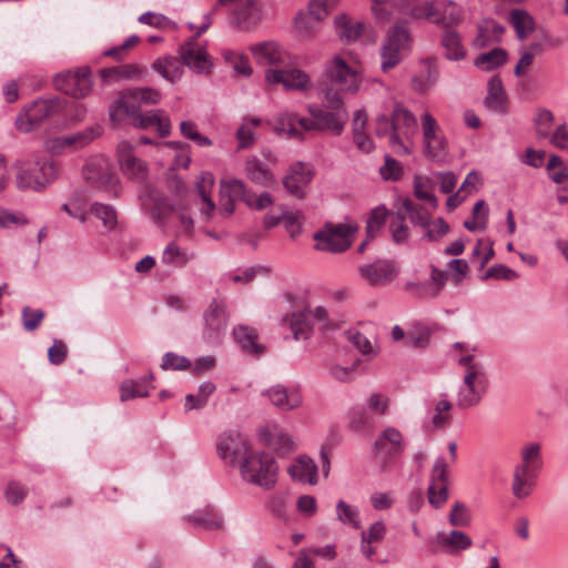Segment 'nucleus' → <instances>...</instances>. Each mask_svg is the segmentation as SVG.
<instances>
[{
  "label": "nucleus",
  "mask_w": 568,
  "mask_h": 568,
  "mask_svg": "<svg viewBox=\"0 0 568 568\" xmlns=\"http://www.w3.org/2000/svg\"><path fill=\"white\" fill-rule=\"evenodd\" d=\"M416 132V116L400 103L394 105L389 118L383 114L375 120V134L388 136L389 146L397 155L412 153Z\"/></svg>",
  "instance_id": "obj_1"
},
{
  "label": "nucleus",
  "mask_w": 568,
  "mask_h": 568,
  "mask_svg": "<svg viewBox=\"0 0 568 568\" xmlns=\"http://www.w3.org/2000/svg\"><path fill=\"white\" fill-rule=\"evenodd\" d=\"M16 184L21 191H43L57 178V169L52 161L40 153H31L18 159L14 164Z\"/></svg>",
  "instance_id": "obj_2"
},
{
  "label": "nucleus",
  "mask_w": 568,
  "mask_h": 568,
  "mask_svg": "<svg viewBox=\"0 0 568 568\" xmlns=\"http://www.w3.org/2000/svg\"><path fill=\"white\" fill-rule=\"evenodd\" d=\"M458 365L464 367V375L457 392L456 406L468 409L483 399L488 387V377L484 365L470 354L462 356Z\"/></svg>",
  "instance_id": "obj_3"
},
{
  "label": "nucleus",
  "mask_w": 568,
  "mask_h": 568,
  "mask_svg": "<svg viewBox=\"0 0 568 568\" xmlns=\"http://www.w3.org/2000/svg\"><path fill=\"white\" fill-rule=\"evenodd\" d=\"M520 460L514 468L511 491L518 499L527 498L542 467L541 445L537 442L525 444L519 452Z\"/></svg>",
  "instance_id": "obj_4"
},
{
  "label": "nucleus",
  "mask_w": 568,
  "mask_h": 568,
  "mask_svg": "<svg viewBox=\"0 0 568 568\" xmlns=\"http://www.w3.org/2000/svg\"><path fill=\"white\" fill-rule=\"evenodd\" d=\"M325 103L320 106L312 104L308 106L310 114L317 120L318 131L328 132L338 136L344 131L348 120V112L337 91L331 89L324 90Z\"/></svg>",
  "instance_id": "obj_5"
},
{
  "label": "nucleus",
  "mask_w": 568,
  "mask_h": 568,
  "mask_svg": "<svg viewBox=\"0 0 568 568\" xmlns=\"http://www.w3.org/2000/svg\"><path fill=\"white\" fill-rule=\"evenodd\" d=\"M242 478L264 489H272L277 480L278 467L274 458L263 452H251L240 464Z\"/></svg>",
  "instance_id": "obj_6"
},
{
  "label": "nucleus",
  "mask_w": 568,
  "mask_h": 568,
  "mask_svg": "<svg viewBox=\"0 0 568 568\" xmlns=\"http://www.w3.org/2000/svg\"><path fill=\"white\" fill-rule=\"evenodd\" d=\"M357 227L348 223L326 224L314 233L315 250L342 253L351 247Z\"/></svg>",
  "instance_id": "obj_7"
},
{
  "label": "nucleus",
  "mask_w": 568,
  "mask_h": 568,
  "mask_svg": "<svg viewBox=\"0 0 568 568\" xmlns=\"http://www.w3.org/2000/svg\"><path fill=\"white\" fill-rule=\"evenodd\" d=\"M324 74L331 84V90L336 89L341 92L355 93L358 91L362 75L356 67H352L339 57L335 55L326 63Z\"/></svg>",
  "instance_id": "obj_8"
},
{
  "label": "nucleus",
  "mask_w": 568,
  "mask_h": 568,
  "mask_svg": "<svg viewBox=\"0 0 568 568\" xmlns=\"http://www.w3.org/2000/svg\"><path fill=\"white\" fill-rule=\"evenodd\" d=\"M62 109L60 99H39L26 106L16 119L18 131L29 133Z\"/></svg>",
  "instance_id": "obj_9"
},
{
  "label": "nucleus",
  "mask_w": 568,
  "mask_h": 568,
  "mask_svg": "<svg viewBox=\"0 0 568 568\" xmlns=\"http://www.w3.org/2000/svg\"><path fill=\"white\" fill-rule=\"evenodd\" d=\"M410 49V37L406 29L400 26L392 28L381 49L382 70L387 72L396 67L404 54Z\"/></svg>",
  "instance_id": "obj_10"
},
{
  "label": "nucleus",
  "mask_w": 568,
  "mask_h": 568,
  "mask_svg": "<svg viewBox=\"0 0 568 568\" xmlns=\"http://www.w3.org/2000/svg\"><path fill=\"white\" fill-rule=\"evenodd\" d=\"M398 274V264L389 258H379L358 267L361 280L372 287L387 286L397 278Z\"/></svg>",
  "instance_id": "obj_11"
},
{
  "label": "nucleus",
  "mask_w": 568,
  "mask_h": 568,
  "mask_svg": "<svg viewBox=\"0 0 568 568\" xmlns=\"http://www.w3.org/2000/svg\"><path fill=\"white\" fill-rule=\"evenodd\" d=\"M90 74L91 71L89 67L80 68L77 71L61 72L53 78V84L57 90L75 99H82L87 97L92 89Z\"/></svg>",
  "instance_id": "obj_12"
},
{
  "label": "nucleus",
  "mask_w": 568,
  "mask_h": 568,
  "mask_svg": "<svg viewBox=\"0 0 568 568\" xmlns=\"http://www.w3.org/2000/svg\"><path fill=\"white\" fill-rule=\"evenodd\" d=\"M265 80L268 84H281L285 90L305 92L312 88L310 75L297 68L282 67L268 68L265 71Z\"/></svg>",
  "instance_id": "obj_13"
},
{
  "label": "nucleus",
  "mask_w": 568,
  "mask_h": 568,
  "mask_svg": "<svg viewBox=\"0 0 568 568\" xmlns=\"http://www.w3.org/2000/svg\"><path fill=\"white\" fill-rule=\"evenodd\" d=\"M424 154L426 158L442 160L447 153V142L436 119L428 112L422 116Z\"/></svg>",
  "instance_id": "obj_14"
},
{
  "label": "nucleus",
  "mask_w": 568,
  "mask_h": 568,
  "mask_svg": "<svg viewBox=\"0 0 568 568\" xmlns=\"http://www.w3.org/2000/svg\"><path fill=\"white\" fill-rule=\"evenodd\" d=\"M219 457L229 465H235L244 460L250 450L248 443L239 432H223L216 440Z\"/></svg>",
  "instance_id": "obj_15"
},
{
  "label": "nucleus",
  "mask_w": 568,
  "mask_h": 568,
  "mask_svg": "<svg viewBox=\"0 0 568 568\" xmlns=\"http://www.w3.org/2000/svg\"><path fill=\"white\" fill-rule=\"evenodd\" d=\"M203 338L212 344H217L227 326L226 305L221 300H213L203 314Z\"/></svg>",
  "instance_id": "obj_16"
},
{
  "label": "nucleus",
  "mask_w": 568,
  "mask_h": 568,
  "mask_svg": "<svg viewBox=\"0 0 568 568\" xmlns=\"http://www.w3.org/2000/svg\"><path fill=\"white\" fill-rule=\"evenodd\" d=\"M102 133V128L98 124L88 126L81 131L57 136L47 143V148L53 153H62L65 150H80L89 145L92 141L99 138Z\"/></svg>",
  "instance_id": "obj_17"
},
{
  "label": "nucleus",
  "mask_w": 568,
  "mask_h": 568,
  "mask_svg": "<svg viewBox=\"0 0 568 568\" xmlns=\"http://www.w3.org/2000/svg\"><path fill=\"white\" fill-rule=\"evenodd\" d=\"M406 214H408L409 220L413 224L420 226L425 232V237L429 241H438L444 235H446L449 231L448 223L442 219H436V224L438 225L437 231H430L429 229V220L430 213L419 204H416L410 199H405L402 204Z\"/></svg>",
  "instance_id": "obj_18"
},
{
  "label": "nucleus",
  "mask_w": 568,
  "mask_h": 568,
  "mask_svg": "<svg viewBox=\"0 0 568 568\" xmlns=\"http://www.w3.org/2000/svg\"><path fill=\"white\" fill-rule=\"evenodd\" d=\"M428 501L435 508H440L448 498V463L438 457L430 471V484L427 489Z\"/></svg>",
  "instance_id": "obj_19"
},
{
  "label": "nucleus",
  "mask_w": 568,
  "mask_h": 568,
  "mask_svg": "<svg viewBox=\"0 0 568 568\" xmlns=\"http://www.w3.org/2000/svg\"><path fill=\"white\" fill-rule=\"evenodd\" d=\"M118 161L122 173L130 180L143 182L148 178V165L135 156L134 146L129 141H121L116 148Z\"/></svg>",
  "instance_id": "obj_20"
},
{
  "label": "nucleus",
  "mask_w": 568,
  "mask_h": 568,
  "mask_svg": "<svg viewBox=\"0 0 568 568\" xmlns=\"http://www.w3.org/2000/svg\"><path fill=\"white\" fill-rule=\"evenodd\" d=\"M230 16V23L241 31L255 28L262 20V4L258 0H237Z\"/></svg>",
  "instance_id": "obj_21"
},
{
  "label": "nucleus",
  "mask_w": 568,
  "mask_h": 568,
  "mask_svg": "<svg viewBox=\"0 0 568 568\" xmlns=\"http://www.w3.org/2000/svg\"><path fill=\"white\" fill-rule=\"evenodd\" d=\"M182 65H186L196 73H209L212 62L204 47L195 38H190L180 47Z\"/></svg>",
  "instance_id": "obj_22"
},
{
  "label": "nucleus",
  "mask_w": 568,
  "mask_h": 568,
  "mask_svg": "<svg viewBox=\"0 0 568 568\" xmlns=\"http://www.w3.org/2000/svg\"><path fill=\"white\" fill-rule=\"evenodd\" d=\"M252 52L260 64L270 68L292 65L290 54L275 42H264L252 47Z\"/></svg>",
  "instance_id": "obj_23"
},
{
  "label": "nucleus",
  "mask_w": 568,
  "mask_h": 568,
  "mask_svg": "<svg viewBox=\"0 0 568 568\" xmlns=\"http://www.w3.org/2000/svg\"><path fill=\"white\" fill-rule=\"evenodd\" d=\"M448 275L447 272L439 270L438 267L430 266V276L427 282L424 283H407L406 290L414 293L417 297L428 300L435 298L439 295L444 286L446 285Z\"/></svg>",
  "instance_id": "obj_24"
},
{
  "label": "nucleus",
  "mask_w": 568,
  "mask_h": 568,
  "mask_svg": "<svg viewBox=\"0 0 568 568\" xmlns=\"http://www.w3.org/2000/svg\"><path fill=\"white\" fill-rule=\"evenodd\" d=\"M405 447L403 434L393 426L386 427L374 442V449L386 457L400 455Z\"/></svg>",
  "instance_id": "obj_25"
},
{
  "label": "nucleus",
  "mask_w": 568,
  "mask_h": 568,
  "mask_svg": "<svg viewBox=\"0 0 568 568\" xmlns=\"http://www.w3.org/2000/svg\"><path fill=\"white\" fill-rule=\"evenodd\" d=\"M278 409L287 412L302 405V395L296 388H286L281 385L271 387L263 393Z\"/></svg>",
  "instance_id": "obj_26"
},
{
  "label": "nucleus",
  "mask_w": 568,
  "mask_h": 568,
  "mask_svg": "<svg viewBox=\"0 0 568 568\" xmlns=\"http://www.w3.org/2000/svg\"><path fill=\"white\" fill-rule=\"evenodd\" d=\"M312 180V171L304 163H296L290 168L288 173L283 178L284 187L293 195L304 196V190Z\"/></svg>",
  "instance_id": "obj_27"
},
{
  "label": "nucleus",
  "mask_w": 568,
  "mask_h": 568,
  "mask_svg": "<svg viewBox=\"0 0 568 568\" xmlns=\"http://www.w3.org/2000/svg\"><path fill=\"white\" fill-rule=\"evenodd\" d=\"M347 428L355 434L365 435L374 430L375 416L362 405L351 407L346 415Z\"/></svg>",
  "instance_id": "obj_28"
},
{
  "label": "nucleus",
  "mask_w": 568,
  "mask_h": 568,
  "mask_svg": "<svg viewBox=\"0 0 568 568\" xmlns=\"http://www.w3.org/2000/svg\"><path fill=\"white\" fill-rule=\"evenodd\" d=\"M133 125L143 130L155 128L161 136H168L171 133L170 119L162 110H150L134 115Z\"/></svg>",
  "instance_id": "obj_29"
},
{
  "label": "nucleus",
  "mask_w": 568,
  "mask_h": 568,
  "mask_svg": "<svg viewBox=\"0 0 568 568\" xmlns=\"http://www.w3.org/2000/svg\"><path fill=\"white\" fill-rule=\"evenodd\" d=\"M312 310L304 307L301 311L293 312L290 316L283 318L292 331L294 339H308L313 333V321H311Z\"/></svg>",
  "instance_id": "obj_30"
},
{
  "label": "nucleus",
  "mask_w": 568,
  "mask_h": 568,
  "mask_svg": "<svg viewBox=\"0 0 568 568\" xmlns=\"http://www.w3.org/2000/svg\"><path fill=\"white\" fill-rule=\"evenodd\" d=\"M436 544L443 551L455 554L468 549L473 541L465 532L452 530L449 532H438L436 535Z\"/></svg>",
  "instance_id": "obj_31"
},
{
  "label": "nucleus",
  "mask_w": 568,
  "mask_h": 568,
  "mask_svg": "<svg viewBox=\"0 0 568 568\" xmlns=\"http://www.w3.org/2000/svg\"><path fill=\"white\" fill-rule=\"evenodd\" d=\"M233 337L241 349L250 355L260 356L264 353V346L257 343V333L246 325L233 328Z\"/></svg>",
  "instance_id": "obj_32"
},
{
  "label": "nucleus",
  "mask_w": 568,
  "mask_h": 568,
  "mask_svg": "<svg viewBox=\"0 0 568 568\" xmlns=\"http://www.w3.org/2000/svg\"><path fill=\"white\" fill-rule=\"evenodd\" d=\"M291 477L301 483L315 485L317 483V466L307 456L297 458L288 468Z\"/></svg>",
  "instance_id": "obj_33"
},
{
  "label": "nucleus",
  "mask_w": 568,
  "mask_h": 568,
  "mask_svg": "<svg viewBox=\"0 0 568 568\" xmlns=\"http://www.w3.org/2000/svg\"><path fill=\"white\" fill-rule=\"evenodd\" d=\"M298 115L293 112L278 113L274 119L273 130L288 139L303 141L302 131L297 128Z\"/></svg>",
  "instance_id": "obj_34"
},
{
  "label": "nucleus",
  "mask_w": 568,
  "mask_h": 568,
  "mask_svg": "<svg viewBox=\"0 0 568 568\" xmlns=\"http://www.w3.org/2000/svg\"><path fill=\"white\" fill-rule=\"evenodd\" d=\"M440 44L445 49V58L450 61H460L466 57V49L462 43L460 34L454 29H446L440 37Z\"/></svg>",
  "instance_id": "obj_35"
},
{
  "label": "nucleus",
  "mask_w": 568,
  "mask_h": 568,
  "mask_svg": "<svg viewBox=\"0 0 568 568\" xmlns=\"http://www.w3.org/2000/svg\"><path fill=\"white\" fill-rule=\"evenodd\" d=\"M245 173L251 182L261 186H270L274 182V175L271 170L257 158H248L246 160Z\"/></svg>",
  "instance_id": "obj_36"
},
{
  "label": "nucleus",
  "mask_w": 568,
  "mask_h": 568,
  "mask_svg": "<svg viewBox=\"0 0 568 568\" xmlns=\"http://www.w3.org/2000/svg\"><path fill=\"white\" fill-rule=\"evenodd\" d=\"M485 105L487 109L495 112H506V95L503 89L501 80L497 75L493 77L488 81Z\"/></svg>",
  "instance_id": "obj_37"
},
{
  "label": "nucleus",
  "mask_w": 568,
  "mask_h": 568,
  "mask_svg": "<svg viewBox=\"0 0 568 568\" xmlns=\"http://www.w3.org/2000/svg\"><path fill=\"white\" fill-rule=\"evenodd\" d=\"M152 68L170 82L179 80L183 73L182 62L178 58L164 57L156 59Z\"/></svg>",
  "instance_id": "obj_38"
},
{
  "label": "nucleus",
  "mask_w": 568,
  "mask_h": 568,
  "mask_svg": "<svg viewBox=\"0 0 568 568\" xmlns=\"http://www.w3.org/2000/svg\"><path fill=\"white\" fill-rule=\"evenodd\" d=\"M154 377L152 374L145 376L141 381H125L120 386V400L125 402L138 397H146L149 395L148 382Z\"/></svg>",
  "instance_id": "obj_39"
},
{
  "label": "nucleus",
  "mask_w": 568,
  "mask_h": 568,
  "mask_svg": "<svg viewBox=\"0 0 568 568\" xmlns=\"http://www.w3.org/2000/svg\"><path fill=\"white\" fill-rule=\"evenodd\" d=\"M443 0L436 2H423L416 6L412 14L417 19H425L428 22L443 26Z\"/></svg>",
  "instance_id": "obj_40"
},
{
  "label": "nucleus",
  "mask_w": 568,
  "mask_h": 568,
  "mask_svg": "<svg viewBox=\"0 0 568 568\" xmlns=\"http://www.w3.org/2000/svg\"><path fill=\"white\" fill-rule=\"evenodd\" d=\"M138 111L126 91H124L119 100L110 106V118L114 123L123 121L129 115H134Z\"/></svg>",
  "instance_id": "obj_41"
},
{
  "label": "nucleus",
  "mask_w": 568,
  "mask_h": 568,
  "mask_svg": "<svg viewBox=\"0 0 568 568\" xmlns=\"http://www.w3.org/2000/svg\"><path fill=\"white\" fill-rule=\"evenodd\" d=\"M507 61V52L504 49L497 48L489 52L479 54L474 64L485 71L494 70L503 65Z\"/></svg>",
  "instance_id": "obj_42"
},
{
  "label": "nucleus",
  "mask_w": 568,
  "mask_h": 568,
  "mask_svg": "<svg viewBox=\"0 0 568 568\" xmlns=\"http://www.w3.org/2000/svg\"><path fill=\"white\" fill-rule=\"evenodd\" d=\"M266 436L267 445L280 455H287L295 449V443L292 437L280 429L270 430Z\"/></svg>",
  "instance_id": "obj_43"
},
{
  "label": "nucleus",
  "mask_w": 568,
  "mask_h": 568,
  "mask_svg": "<svg viewBox=\"0 0 568 568\" xmlns=\"http://www.w3.org/2000/svg\"><path fill=\"white\" fill-rule=\"evenodd\" d=\"M260 118H250L241 124L236 132L239 149L251 148L255 142V129L261 125Z\"/></svg>",
  "instance_id": "obj_44"
},
{
  "label": "nucleus",
  "mask_w": 568,
  "mask_h": 568,
  "mask_svg": "<svg viewBox=\"0 0 568 568\" xmlns=\"http://www.w3.org/2000/svg\"><path fill=\"white\" fill-rule=\"evenodd\" d=\"M510 22L516 30L517 37L524 40L534 29L532 18L524 10L514 9L509 14Z\"/></svg>",
  "instance_id": "obj_45"
},
{
  "label": "nucleus",
  "mask_w": 568,
  "mask_h": 568,
  "mask_svg": "<svg viewBox=\"0 0 568 568\" xmlns=\"http://www.w3.org/2000/svg\"><path fill=\"white\" fill-rule=\"evenodd\" d=\"M214 390L215 385L212 382L201 384L196 395H186L184 405L185 410L189 412L192 409L203 408L207 403L209 396L212 395Z\"/></svg>",
  "instance_id": "obj_46"
},
{
  "label": "nucleus",
  "mask_w": 568,
  "mask_h": 568,
  "mask_svg": "<svg viewBox=\"0 0 568 568\" xmlns=\"http://www.w3.org/2000/svg\"><path fill=\"white\" fill-rule=\"evenodd\" d=\"M453 404L445 397L435 403L434 413L432 416V424L434 428L442 429L448 426L452 422Z\"/></svg>",
  "instance_id": "obj_47"
},
{
  "label": "nucleus",
  "mask_w": 568,
  "mask_h": 568,
  "mask_svg": "<svg viewBox=\"0 0 568 568\" xmlns=\"http://www.w3.org/2000/svg\"><path fill=\"white\" fill-rule=\"evenodd\" d=\"M189 521L206 529H219L222 527V518L212 508L195 511L189 516Z\"/></svg>",
  "instance_id": "obj_48"
},
{
  "label": "nucleus",
  "mask_w": 568,
  "mask_h": 568,
  "mask_svg": "<svg viewBox=\"0 0 568 568\" xmlns=\"http://www.w3.org/2000/svg\"><path fill=\"white\" fill-rule=\"evenodd\" d=\"M250 190H247L246 184L239 179H230L227 181H222L221 183V196L223 199L231 197L233 200H242L245 203L246 195L250 194Z\"/></svg>",
  "instance_id": "obj_49"
},
{
  "label": "nucleus",
  "mask_w": 568,
  "mask_h": 568,
  "mask_svg": "<svg viewBox=\"0 0 568 568\" xmlns=\"http://www.w3.org/2000/svg\"><path fill=\"white\" fill-rule=\"evenodd\" d=\"M337 519L344 525H348L354 529L361 528L359 511L356 507L338 500L336 504Z\"/></svg>",
  "instance_id": "obj_50"
},
{
  "label": "nucleus",
  "mask_w": 568,
  "mask_h": 568,
  "mask_svg": "<svg viewBox=\"0 0 568 568\" xmlns=\"http://www.w3.org/2000/svg\"><path fill=\"white\" fill-rule=\"evenodd\" d=\"M392 239L396 244H403L409 239L406 214L398 211L389 222Z\"/></svg>",
  "instance_id": "obj_51"
},
{
  "label": "nucleus",
  "mask_w": 568,
  "mask_h": 568,
  "mask_svg": "<svg viewBox=\"0 0 568 568\" xmlns=\"http://www.w3.org/2000/svg\"><path fill=\"white\" fill-rule=\"evenodd\" d=\"M549 178L562 190H568V171L562 168V160L558 155H551L547 164Z\"/></svg>",
  "instance_id": "obj_52"
},
{
  "label": "nucleus",
  "mask_w": 568,
  "mask_h": 568,
  "mask_svg": "<svg viewBox=\"0 0 568 568\" xmlns=\"http://www.w3.org/2000/svg\"><path fill=\"white\" fill-rule=\"evenodd\" d=\"M336 26L339 30V36L346 42H353L359 38L363 32V24L359 22H352L345 16L336 18Z\"/></svg>",
  "instance_id": "obj_53"
},
{
  "label": "nucleus",
  "mask_w": 568,
  "mask_h": 568,
  "mask_svg": "<svg viewBox=\"0 0 568 568\" xmlns=\"http://www.w3.org/2000/svg\"><path fill=\"white\" fill-rule=\"evenodd\" d=\"M128 95L132 102L140 106L141 103L156 104L161 100V93L152 88H136L126 90Z\"/></svg>",
  "instance_id": "obj_54"
},
{
  "label": "nucleus",
  "mask_w": 568,
  "mask_h": 568,
  "mask_svg": "<svg viewBox=\"0 0 568 568\" xmlns=\"http://www.w3.org/2000/svg\"><path fill=\"white\" fill-rule=\"evenodd\" d=\"M91 212L99 219L106 230H113L118 223V216L114 207L106 204L94 203L91 206Z\"/></svg>",
  "instance_id": "obj_55"
},
{
  "label": "nucleus",
  "mask_w": 568,
  "mask_h": 568,
  "mask_svg": "<svg viewBox=\"0 0 568 568\" xmlns=\"http://www.w3.org/2000/svg\"><path fill=\"white\" fill-rule=\"evenodd\" d=\"M387 214L385 206H377L372 210L366 223L368 239H374L378 234L386 222Z\"/></svg>",
  "instance_id": "obj_56"
},
{
  "label": "nucleus",
  "mask_w": 568,
  "mask_h": 568,
  "mask_svg": "<svg viewBox=\"0 0 568 568\" xmlns=\"http://www.w3.org/2000/svg\"><path fill=\"white\" fill-rule=\"evenodd\" d=\"M437 81V72L427 67L423 72L412 79V88L418 93H425L430 90Z\"/></svg>",
  "instance_id": "obj_57"
},
{
  "label": "nucleus",
  "mask_w": 568,
  "mask_h": 568,
  "mask_svg": "<svg viewBox=\"0 0 568 568\" xmlns=\"http://www.w3.org/2000/svg\"><path fill=\"white\" fill-rule=\"evenodd\" d=\"M442 16L443 26L446 27V29L459 24L464 18L462 8L453 1L447 0H443Z\"/></svg>",
  "instance_id": "obj_58"
},
{
  "label": "nucleus",
  "mask_w": 568,
  "mask_h": 568,
  "mask_svg": "<svg viewBox=\"0 0 568 568\" xmlns=\"http://www.w3.org/2000/svg\"><path fill=\"white\" fill-rule=\"evenodd\" d=\"M429 181L427 179H423L422 176L414 178V194L415 196L429 204L432 209H436L438 206L437 197L428 190Z\"/></svg>",
  "instance_id": "obj_59"
},
{
  "label": "nucleus",
  "mask_w": 568,
  "mask_h": 568,
  "mask_svg": "<svg viewBox=\"0 0 568 568\" xmlns=\"http://www.w3.org/2000/svg\"><path fill=\"white\" fill-rule=\"evenodd\" d=\"M189 257L175 243H170L163 251L162 263L174 266H183Z\"/></svg>",
  "instance_id": "obj_60"
},
{
  "label": "nucleus",
  "mask_w": 568,
  "mask_h": 568,
  "mask_svg": "<svg viewBox=\"0 0 568 568\" xmlns=\"http://www.w3.org/2000/svg\"><path fill=\"white\" fill-rule=\"evenodd\" d=\"M372 10L376 20L382 23H388L394 13L393 0H372Z\"/></svg>",
  "instance_id": "obj_61"
},
{
  "label": "nucleus",
  "mask_w": 568,
  "mask_h": 568,
  "mask_svg": "<svg viewBox=\"0 0 568 568\" xmlns=\"http://www.w3.org/2000/svg\"><path fill=\"white\" fill-rule=\"evenodd\" d=\"M42 310H33L30 306H24L21 312L23 328L28 332L36 331L44 318Z\"/></svg>",
  "instance_id": "obj_62"
},
{
  "label": "nucleus",
  "mask_w": 568,
  "mask_h": 568,
  "mask_svg": "<svg viewBox=\"0 0 568 568\" xmlns=\"http://www.w3.org/2000/svg\"><path fill=\"white\" fill-rule=\"evenodd\" d=\"M448 520L450 525L456 527L468 526L470 524V513L468 507L460 501H456L452 507Z\"/></svg>",
  "instance_id": "obj_63"
},
{
  "label": "nucleus",
  "mask_w": 568,
  "mask_h": 568,
  "mask_svg": "<svg viewBox=\"0 0 568 568\" xmlns=\"http://www.w3.org/2000/svg\"><path fill=\"white\" fill-rule=\"evenodd\" d=\"M366 408L374 415V416H383L387 414L389 408V399L386 395L381 393H373L367 398L366 402Z\"/></svg>",
  "instance_id": "obj_64"
}]
</instances>
